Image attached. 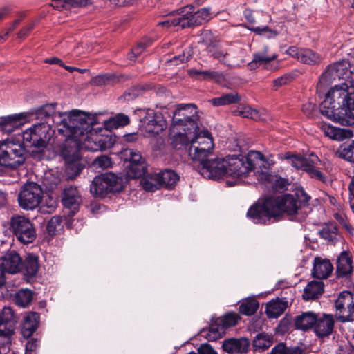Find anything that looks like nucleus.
Returning <instances> with one entry per match:
<instances>
[{
	"label": "nucleus",
	"instance_id": "nucleus-1",
	"mask_svg": "<svg viewBox=\"0 0 354 354\" xmlns=\"http://www.w3.org/2000/svg\"><path fill=\"white\" fill-rule=\"evenodd\" d=\"M55 122L61 123L59 133L66 141L73 140V145L65 146L62 153L66 162H72L80 158L78 150L100 151L97 142L95 140L93 127L98 123L96 115L88 114L77 109L57 115Z\"/></svg>",
	"mask_w": 354,
	"mask_h": 354
},
{
	"label": "nucleus",
	"instance_id": "nucleus-2",
	"mask_svg": "<svg viewBox=\"0 0 354 354\" xmlns=\"http://www.w3.org/2000/svg\"><path fill=\"white\" fill-rule=\"evenodd\" d=\"M56 103L48 104L42 106L35 111L36 118L43 120L33 124L22 133L23 140L27 147H35L37 149L32 151L35 158L40 159L42 157L41 152L46 147L48 142L53 135L52 126L56 124L58 131L62 127L61 123L55 122V117L65 112H56Z\"/></svg>",
	"mask_w": 354,
	"mask_h": 354
},
{
	"label": "nucleus",
	"instance_id": "nucleus-3",
	"mask_svg": "<svg viewBox=\"0 0 354 354\" xmlns=\"http://www.w3.org/2000/svg\"><path fill=\"white\" fill-rule=\"evenodd\" d=\"M354 90L347 83L335 85L322 103L321 112L330 120L344 126L354 124Z\"/></svg>",
	"mask_w": 354,
	"mask_h": 354
},
{
	"label": "nucleus",
	"instance_id": "nucleus-4",
	"mask_svg": "<svg viewBox=\"0 0 354 354\" xmlns=\"http://www.w3.org/2000/svg\"><path fill=\"white\" fill-rule=\"evenodd\" d=\"M298 209L297 199L293 195L286 194L268 197L262 203L252 206L247 212V216L254 223L266 224L271 219L276 221L283 212L294 215Z\"/></svg>",
	"mask_w": 354,
	"mask_h": 354
},
{
	"label": "nucleus",
	"instance_id": "nucleus-5",
	"mask_svg": "<svg viewBox=\"0 0 354 354\" xmlns=\"http://www.w3.org/2000/svg\"><path fill=\"white\" fill-rule=\"evenodd\" d=\"M198 109L193 104H178L173 113L171 130L196 133L200 127Z\"/></svg>",
	"mask_w": 354,
	"mask_h": 354
},
{
	"label": "nucleus",
	"instance_id": "nucleus-6",
	"mask_svg": "<svg viewBox=\"0 0 354 354\" xmlns=\"http://www.w3.org/2000/svg\"><path fill=\"white\" fill-rule=\"evenodd\" d=\"M180 17L169 19L158 24L166 27L179 26L181 28L198 26L202 24L211 19L210 10L208 8H203L194 12L192 5H187L180 10Z\"/></svg>",
	"mask_w": 354,
	"mask_h": 354
},
{
	"label": "nucleus",
	"instance_id": "nucleus-7",
	"mask_svg": "<svg viewBox=\"0 0 354 354\" xmlns=\"http://www.w3.org/2000/svg\"><path fill=\"white\" fill-rule=\"evenodd\" d=\"M279 158L286 160L288 164L290 165L295 169L306 172L312 178L322 182L325 181L324 175L317 169L319 165L320 160L314 153H310L308 157H304L301 154L288 151L279 154Z\"/></svg>",
	"mask_w": 354,
	"mask_h": 354
},
{
	"label": "nucleus",
	"instance_id": "nucleus-8",
	"mask_svg": "<svg viewBox=\"0 0 354 354\" xmlns=\"http://www.w3.org/2000/svg\"><path fill=\"white\" fill-rule=\"evenodd\" d=\"M26 160V149L19 142L12 139L0 141V165L17 168L24 164Z\"/></svg>",
	"mask_w": 354,
	"mask_h": 354
},
{
	"label": "nucleus",
	"instance_id": "nucleus-9",
	"mask_svg": "<svg viewBox=\"0 0 354 354\" xmlns=\"http://www.w3.org/2000/svg\"><path fill=\"white\" fill-rule=\"evenodd\" d=\"M135 113L139 117L140 128L147 137H154L167 128V122L160 113L153 109H138Z\"/></svg>",
	"mask_w": 354,
	"mask_h": 354
},
{
	"label": "nucleus",
	"instance_id": "nucleus-10",
	"mask_svg": "<svg viewBox=\"0 0 354 354\" xmlns=\"http://www.w3.org/2000/svg\"><path fill=\"white\" fill-rule=\"evenodd\" d=\"M354 75V65L346 60L337 62L330 64L322 74L319 80V86L330 84L336 79L343 80L347 83Z\"/></svg>",
	"mask_w": 354,
	"mask_h": 354
},
{
	"label": "nucleus",
	"instance_id": "nucleus-11",
	"mask_svg": "<svg viewBox=\"0 0 354 354\" xmlns=\"http://www.w3.org/2000/svg\"><path fill=\"white\" fill-rule=\"evenodd\" d=\"M122 181L120 178L112 173L97 176L91 184V193L95 196L104 197L109 192H118L123 187Z\"/></svg>",
	"mask_w": 354,
	"mask_h": 354
},
{
	"label": "nucleus",
	"instance_id": "nucleus-12",
	"mask_svg": "<svg viewBox=\"0 0 354 354\" xmlns=\"http://www.w3.org/2000/svg\"><path fill=\"white\" fill-rule=\"evenodd\" d=\"M10 230L16 239L24 244L32 243L37 236L33 223L24 216L17 215L12 217Z\"/></svg>",
	"mask_w": 354,
	"mask_h": 354
},
{
	"label": "nucleus",
	"instance_id": "nucleus-13",
	"mask_svg": "<svg viewBox=\"0 0 354 354\" xmlns=\"http://www.w3.org/2000/svg\"><path fill=\"white\" fill-rule=\"evenodd\" d=\"M43 191L41 187L35 183L24 185L19 194V206L26 210H32L39 206L41 201Z\"/></svg>",
	"mask_w": 354,
	"mask_h": 354
},
{
	"label": "nucleus",
	"instance_id": "nucleus-14",
	"mask_svg": "<svg viewBox=\"0 0 354 354\" xmlns=\"http://www.w3.org/2000/svg\"><path fill=\"white\" fill-rule=\"evenodd\" d=\"M334 306L337 321L343 323L354 321V295L350 291L340 292Z\"/></svg>",
	"mask_w": 354,
	"mask_h": 354
},
{
	"label": "nucleus",
	"instance_id": "nucleus-15",
	"mask_svg": "<svg viewBox=\"0 0 354 354\" xmlns=\"http://www.w3.org/2000/svg\"><path fill=\"white\" fill-rule=\"evenodd\" d=\"M226 158V177L231 176L239 178L245 176L252 171V163L248 159V156H239L236 155L227 156Z\"/></svg>",
	"mask_w": 354,
	"mask_h": 354
},
{
	"label": "nucleus",
	"instance_id": "nucleus-16",
	"mask_svg": "<svg viewBox=\"0 0 354 354\" xmlns=\"http://www.w3.org/2000/svg\"><path fill=\"white\" fill-rule=\"evenodd\" d=\"M199 172L204 178L213 180L226 177V158L207 160L199 168Z\"/></svg>",
	"mask_w": 354,
	"mask_h": 354
},
{
	"label": "nucleus",
	"instance_id": "nucleus-17",
	"mask_svg": "<svg viewBox=\"0 0 354 354\" xmlns=\"http://www.w3.org/2000/svg\"><path fill=\"white\" fill-rule=\"evenodd\" d=\"M124 154L129 156L127 167L128 176L132 178H140L147 173V163L139 151L126 149Z\"/></svg>",
	"mask_w": 354,
	"mask_h": 354
},
{
	"label": "nucleus",
	"instance_id": "nucleus-18",
	"mask_svg": "<svg viewBox=\"0 0 354 354\" xmlns=\"http://www.w3.org/2000/svg\"><path fill=\"white\" fill-rule=\"evenodd\" d=\"M17 319L13 310L10 307H4L0 313V337L6 339L10 344V337L14 334Z\"/></svg>",
	"mask_w": 354,
	"mask_h": 354
},
{
	"label": "nucleus",
	"instance_id": "nucleus-19",
	"mask_svg": "<svg viewBox=\"0 0 354 354\" xmlns=\"http://www.w3.org/2000/svg\"><path fill=\"white\" fill-rule=\"evenodd\" d=\"M278 55L276 53H270L268 46L253 55V59L248 64V68L254 70L261 66H263L265 68L268 70H276L279 67V63H271L272 61L276 59Z\"/></svg>",
	"mask_w": 354,
	"mask_h": 354
},
{
	"label": "nucleus",
	"instance_id": "nucleus-20",
	"mask_svg": "<svg viewBox=\"0 0 354 354\" xmlns=\"http://www.w3.org/2000/svg\"><path fill=\"white\" fill-rule=\"evenodd\" d=\"M335 319L333 315L323 313L317 315L314 326L315 335L320 338L328 337L334 330Z\"/></svg>",
	"mask_w": 354,
	"mask_h": 354
},
{
	"label": "nucleus",
	"instance_id": "nucleus-21",
	"mask_svg": "<svg viewBox=\"0 0 354 354\" xmlns=\"http://www.w3.org/2000/svg\"><path fill=\"white\" fill-rule=\"evenodd\" d=\"M287 53L292 57L307 64H315L321 60L320 56L308 48H298L291 46L287 50Z\"/></svg>",
	"mask_w": 354,
	"mask_h": 354
},
{
	"label": "nucleus",
	"instance_id": "nucleus-22",
	"mask_svg": "<svg viewBox=\"0 0 354 354\" xmlns=\"http://www.w3.org/2000/svg\"><path fill=\"white\" fill-rule=\"evenodd\" d=\"M0 265L6 272L16 274L21 270L22 261L19 254L15 251H10L0 259Z\"/></svg>",
	"mask_w": 354,
	"mask_h": 354
},
{
	"label": "nucleus",
	"instance_id": "nucleus-23",
	"mask_svg": "<svg viewBox=\"0 0 354 354\" xmlns=\"http://www.w3.org/2000/svg\"><path fill=\"white\" fill-rule=\"evenodd\" d=\"M353 271V260L350 253L343 251L337 259L336 273L339 278H348Z\"/></svg>",
	"mask_w": 354,
	"mask_h": 354
},
{
	"label": "nucleus",
	"instance_id": "nucleus-24",
	"mask_svg": "<svg viewBox=\"0 0 354 354\" xmlns=\"http://www.w3.org/2000/svg\"><path fill=\"white\" fill-rule=\"evenodd\" d=\"M257 178L262 183L272 184V188L279 192L283 191L288 185V180L287 179L270 174L268 171H257Z\"/></svg>",
	"mask_w": 354,
	"mask_h": 354
},
{
	"label": "nucleus",
	"instance_id": "nucleus-25",
	"mask_svg": "<svg viewBox=\"0 0 354 354\" xmlns=\"http://www.w3.org/2000/svg\"><path fill=\"white\" fill-rule=\"evenodd\" d=\"M63 205L75 212L78 209L81 197L77 187L70 186L64 189L62 198Z\"/></svg>",
	"mask_w": 354,
	"mask_h": 354
},
{
	"label": "nucleus",
	"instance_id": "nucleus-26",
	"mask_svg": "<svg viewBox=\"0 0 354 354\" xmlns=\"http://www.w3.org/2000/svg\"><path fill=\"white\" fill-rule=\"evenodd\" d=\"M248 159L252 163V169H254L256 167L263 168L268 170L274 164L275 160L272 156L265 157L261 153L257 151H250L248 153Z\"/></svg>",
	"mask_w": 354,
	"mask_h": 354
},
{
	"label": "nucleus",
	"instance_id": "nucleus-27",
	"mask_svg": "<svg viewBox=\"0 0 354 354\" xmlns=\"http://www.w3.org/2000/svg\"><path fill=\"white\" fill-rule=\"evenodd\" d=\"M250 343L246 338H231L225 339L223 343V348L225 351L230 354L246 353Z\"/></svg>",
	"mask_w": 354,
	"mask_h": 354
},
{
	"label": "nucleus",
	"instance_id": "nucleus-28",
	"mask_svg": "<svg viewBox=\"0 0 354 354\" xmlns=\"http://www.w3.org/2000/svg\"><path fill=\"white\" fill-rule=\"evenodd\" d=\"M192 143L213 153L214 144L211 133L207 130H198L193 136Z\"/></svg>",
	"mask_w": 354,
	"mask_h": 354
},
{
	"label": "nucleus",
	"instance_id": "nucleus-29",
	"mask_svg": "<svg viewBox=\"0 0 354 354\" xmlns=\"http://www.w3.org/2000/svg\"><path fill=\"white\" fill-rule=\"evenodd\" d=\"M333 266L330 261L320 257H316L314 260L313 275L322 279L327 278L333 271Z\"/></svg>",
	"mask_w": 354,
	"mask_h": 354
},
{
	"label": "nucleus",
	"instance_id": "nucleus-30",
	"mask_svg": "<svg viewBox=\"0 0 354 354\" xmlns=\"http://www.w3.org/2000/svg\"><path fill=\"white\" fill-rule=\"evenodd\" d=\"M39 315L37 313L30 312L24 318L21 334L24 338H29L37 329Z\"/></svg>",
	"mask_w": 354,
	"mask_h": 354
},
{
	"label": "nucleus",
	"instance_id": "nucleus-31",
	"mask_svg": "<svg viewBox=\"0 0 354 354\" xmlns=\"http://www.w3.org/2000/svg\"><path fill=\"white\" fill-rule=\"evenodd\" d=\"M171 138V145L177 150L189 151L193 136L195 133H189L188 131H177Z\"/></svg>",
	"mask_w": 354,
	"mask_h": 354
},
{
	"label": "nucleus",
	"instance_id": "nucleus-32",
	"mask_svg": "<svg viewBox=\"0 0 354 354\" xmlns=\"http://www.w3.org/2000/svg\"><path fill=\"white\" fill-rule=\"evenodd\" d=\"M321 129L326 136L336 140H342L353 136L351 130L337 128L326 123L322 124Z\"/></svg>",
	"mask_w": 354,
	"mask_h": 354
},
{
	"label": "nucleus",
	"instance_id": "nucleus-33",
	"mask_svg": "<svg viewBox=\"0 0 354 354\" xmlns=\"http://www.w3.org/2000/svg\"><path fill=\"white\" fill-rule=\"evenodd\" d=\"M317 315L313 312L308 311L302 313L296 317L295 324L297 328L302 330H308L314 328Z\"/></svg>",
	"mask_w": 354,
	"mask_h": 354
},
{
	"label": "nucleus",
	"instance_id": "nucleus-34",
	"mask_svg": "<svg viewBox=\"0 0 354 354\" xmlns=\"http://www.w3.org/2000/svg\"><path fill=\"white\" fill-rule=\"evenodd\" d=\"M288 307V302L277 298L270 301L266 305V313L269 318H277L280 316Z\"/></svg>",
	"mask_w": 354,
	"mask_h": 354
},
{
	"label": "nucleus",
	"instance_id": "nucleus-35",
	"mask_svg": "<svg viewBox=\"0 0 354 354\" xmlns=\"http://www.w3.org/2000/svg\"><path fill=\"white\" fill-rule=\"evenodd\" d=\"M324 292V283L321 281H311L304 290L303 299L305 300L318 298Z\"/></svg>",
	"mask_w": 354,
	"mask_h": 354
},
{
	"label": "nucleus",
	"instance_id": "nucleus-36",
	"mask_svg": "<svg viewBox=\"0 0 354 354\" xmlns=\"http://www.w3.org/2000/svg\"><path fill=\"white\" fill-rule=\"evenodd\" d=\"M188 74L190 77L198 80H214L220 82L223 79V75L214 71H199L196 69H189Z\"/></svg>",
	"mask_w": 354,
	"mask_h": 354
},
{
	"label": "nucleus",
	"instance_id": "nucleus-37",
	"mask_svg": "<svg viewBox=\"0 0 354 354\" xmlns=\"http://www.w3.org/2000/svg\"><path fill=\"white\" fill-rule=\"evenodd\" d=\"M207 49L208 53L214 59H218L227 66H234V65L230 63L227 59V57L229 55L228 53L221 48L219 43L215 41L207 44Z\"/></svg>",
	"mask_w": 354,
	"mask_h": 354
},
{
	"label": "nucleus",
	"instance_id": "nucleus-38",
	"mask_svg": "<svg viewBox=\"0 0 354 354\" xmlns=\"http://www.w3.org/2000/svg\"><path fill=\"white\" fill-rule=\"evenodd\" d=\"M22 124L19 115H8L0 118V131L6 133L13 132Z\"/></svg>",
	"mask_w": 354,
	"mask_h": 354
},
{
	"label": "nucleus",
	"instance_id": "nucleus-39",
	"mask_svg": "<svg viewBox=\"0 0 354 354\" xmlns=\"http://www.w3.org/2000/svg\"><path fill=\"white\" fill-rule=\"evenodd\" d=\"M130 122L128 115L123 113H118L115 116L104 120L103 124L107 130L115 129L127 125Z\"/></svg>",
	"mask_w": 354,
	"mask_h": 354
},
{
	"label": "nucleus",
	"instance_id": "nucleus-40",
	"mask_svg": "<svg viewBox=\"0 0 354 354\" xmlns=\"http://www.w3.org/2000/svg\"><path fill=\"white\" fill-rule=\"evenodd\" d=\"M188 154L192 160L200 162L201 167H202L203 162H206V158L212 153L208 152L202 147H199L198 146L193 145L191 142V145L189 147Z\"/></svg>",
	"mask_w": 354,
	"mask_h": 354
},
{
	"label": "nucleus",
	"instance_id": "nucleus-41",
	"mask_svg": "<svg viewBox=\"0 0 354 354\" xmlns=\"http://www.w3.org/2000/svg\"><path fill=\"white\" fill-rule=\"evenodd\" d=\"M273 343V336L267 333H260L256 335L253 340V346L256 350H266L270 348Z\"/></svg>",
	"mask_w": 354,
	"mask_h": 354
},
{
	"label": "nucleus",
	"instance_id": "nucleus-42",
	"mask_svg": "<svg viewBox=\"0 0 354 354\" xmlns=\"http://www.w3.org/2000/svg\"><path fill=\"white\" fill-rule=\"evenodd\" d=\"M143 189L146 191L153 192L161 187L159 173H151L147 175L142 180Z\"/></svg>",
	"mask_w": 354,
	"mask_h": 354
},
{
	"label": "nucleus",
	"instance_id": "nucleus-43",
	"mask_svg": "<svg viewBox=\"0 0 354 354\" xmlns=\"http://www.w3.org/2000/svg\"><path fill=\"white\" fill-rule=\"evenodd\" d=\"M161 186L170 189L173 187L179 180L178 175L173 170L167 169L159 172Z\"/></svg>",
	"mask_w": 354,
	"mask_h": 354
},
{
	"label": "nucleus",
	"instance_id": "nucleus-44",
	"mask_svg": "<svg viewBox=\"0 0 354 354\" xmlns=\"http://www.w3.org/2000/svg\"><path fill=\"white\" fill-rule=\"evenodd\" d=\"M24 270L26 275L35 276L39 270L38 257L32 254H28L24 261Z\"/></svg>",
	"mask_w": 354,
	"mask_h": 354
},
{
	"label": "nucleus",
	"instance_id": "nucleus-45",
	"mask_svg": "<svg viewBox=\"0 0 354 354\" xmlns=\"http://www.w3.org/2000/svg\"><path fill=\"white\" fill-rule=\"evenodd\" d=\"M240 100V97L237 93H229L224 94L218 97L213 98L210 100L214 106H224L234 104Z\"/></svg>",
	"mask_w": 354,
	"mask_h": 354
},
{
	"label": "nucleus",
	"instance_id": "nucleus-46",
	"mask_svg": "<svg viewBox=\"0 0 354 354\" xmlns=\"http://www.w3.org/2000/svg\"><path fill=\"white\" fill-rule=\"evenodd\" d=\"M15 299L19 306L26 307L32 300V292L28 289H21L15 294Z\"/></svg>",
	"mask_w": 354,
	"mask_h": 354
},
{
	"label": "nucleus",
	"instance_id": "nucleus-47",
	"mask_svg": "<svg viewBox=\"0 0 354 354\" xmlns=\"http://www.w3.org/2000/svg\"><path fill=\"white\" fill-rule=\"evenodd\" d=\"M259 308V303L254 299H247L239 306V312L245 315H254Z\"/></svg>",
	"mask_w": 354,
	"mask_h": 354
},
{
	"label": "nucleus",
	"instance_id": "nucleus-48",
	"mask_svg": "<svg viewBox=\"0 0 354 354\" xmlns=\"http://www.w3.org/2000/svg\"><path fill=\"white\" fill-rule=\"evenodd\" d=\"M240 319L239 315L236 313H228L218 319V324L222 329H225L237 324Z\"/></svg>",
	"mask_w": 354,
	"mask_h": 354
},
{
	"label": "nucleus",
	"instance_id": "nucleus-49",
	"mask_svg": "<svg viewBox=\"0 0 354 354\" xmlns=\"http://www.w3.org/2000/svg\"><path fill=\"white\" fill-rule=\"evenodd\" d=\"M152 43L151 39H145L142 41L139 42L136 47H134L131 52L129 54V59L130 60H134L138 56L142 54L145 49L149 46Z\"/></svg>",
	"mask_w": 354,
	"mask_h": 354
},
{
	"label": "nucleus",
	"instance_id": "nucleus-50",
	"mask_svg": "<svg viewBox=\"0 0 354 354\" xmlns=\"http://www.w3.org/2000/svg\"><path fill=\"white\" fill-rule=\"evenodd\" d=\"M339 157L351 162H354V140L344 145L339 150Z\"/></svg>",
	"mask_w": 354,
	"mask_h": 354
},
{
	"label": "nucleus",
	"instance_id": "nucleus-51",
	"mask_svg": "<svg viewBox=\"0 0 354 354\" xmlns=\"http://www.w3.org/2000/svg\"><path fill=\"white\" fill-rule=\"evenodd\" d=\"M94 135L95 140L97 142V145L100 147V151L105 150L112 146L113 143L111 140V138H109L108 136L99 135L96 133V131L94 132Z\"/></svg>",
	"mask_w": 354,
	"mask_h": 354
},
{
	"label": "nucleus",
	"instance_id": "nucleus-52",
	"mask_svg": "<svg viewBox=\"0 0 354 354\" xmlns=\"http://www.w3.org/2000/svg\"><path fill=\"white\" fill-rule=\"evenodd\" d=\"M62 223V218L59 216H55L47 223V231L49 234H53L57 227L60 226Z\"/></svg>",
	"mask_w": 354,
	"mask_h": 354
},
{
	"label": "nucleus",
	"instance_id": "nucleus-53",
	"mask_svg": "<svg viewBox=\"0 0 354 354\" xmlns=\"http://www.w3.org/2000/svg\"><path fill=\"white\" fill-rule=\"evenodd\" d=\"M93 165L102 169H107L112 165L111 158L107 156H101L95 158Z\"/></svg>",
	"mask_w": 354,
	"mask_h": 354
},
{
	"label": "nucleus",
	"instance_id": "nucleus-54",
	"mask_svg": "<svg viewBox=\"0 0 354 354\" xmlns=\"http://www.w3.org/2000/svg\"><path fill=\"white\" fill-rule=\"evenodd\" d=\"M239 114L243 118L257 119L259 118L258 111L250 106H243L239 111Z\"/></svg>",
	"mask_w": 354,
	"mask_h": 354
},
{
	"label": "nucleus",
	"instance_id": "nucleus-55",
	"mask_svg": "<svg viewBox=\"0 0 354 354\" xmlns=\"http://www.w3.org/2000/svg\"><path fill=\"white\" fill-rule=\"evenodd\" d=\"M336 230L337 229L335 227L332 229H330L329 227H324L319 231V234L324 239L328 241H333L335 238Z\"/></svg>",
	"mask_w": 354,
	"mask_h": 354
},
{
	"label": "nucleus",
	"instance_id": "nucleus-56",
	"mask_svg": "<svg viewBox=\"0 0 354 354\" xmlns=\"http://www.w3.org/2000/svg\"><path fill=\"white\" fill-rule=\"evenodd\" d=\"M38 341L35 339H31L26 344L25 354H36L35 350L38 346Z\"/></svg>",
	"mask_w": 354,
	"mask_h": 354
},
{
	"label": "nucleus",
	"instance_id": "nucleus-57",
	"mask_svg": "<svg viewBox=\"0 0 354 354\" xmlns=\"http://www.w3.org/2000/svg\"><path fill=\"white\" fill-rule=\"evenodd\" d=\"M66 7H82L86 6L89 0H64Z\"/></svg>",
	"mask_w": 354,
	"mask_h": 354
},
{
	"label": "nucleus",
	"instance_id": "nucleus-58",
	"mask_svg": "<svg viewBox=\"0 0 354 354\" xmlns=\"http://www.w3.org/2000/svg\"><path fill=\"white\" fill-rule=\"evenodd\" d=\"M110 80L108 75H97L92 79V84L94 85L100 86L107 84Z\"/></svg>",
	"mask_w": 354,
	"mask_h": 354
},
{
	"label": "nucleus",
	"instance_id": "nucleus-59",
	"mask_svg": "<svg viewBox=\"0 0 354 354\" xmlns=\"http://www.w3.org/2000/svg\"><path fill=\"white\" fill-rule=\"evenodd\" d=\"M290 81V77L287 75L281 76L273 81V87L277 90L280 86L288 84Z\"/></svg>",
	"mask_w": 354,
	"mask_h": 354
},
{
	"label": "nucleus",
	"instance_id": "nucleus-60",
	"mask_svg": "<svg viewBox=\"0 0 354 354\" xmlns=\"http://www.w3.org/2000/svg\"><path fill=\"white\" fill-rule=\"evenodd\" d=\"M198 354H217L216 351L209 344H203L198 348Z\"/></svg>",
	"mask_w": 354,
	"mask_h": 354
},
{
	"label": "nucleus",
	"instance_id": "nucleus-61",
	"mask_svg": "<svg viewBox=\"0 0 354 354\" xmlns=\"http://www.w3.org/2000/svg\"><path fill=\"white\" fill-rule=\"evenodd\" d=\"M188 56H185L184 53L173 57L168 62L171 64L178 65L188 61Z\"/></svg>",
	"mask_w": 354,
	"mask_h": 354
},
{
	"label": "nucleus",
	"instance_id": "nucleus-62",
	"mask_svg": "<svg viewBox=\"0 0 354 354\" xmlns=\"http://www.w3.org/2000/svg\"><path fill=\"white\" fill-rule=\"evenodd\" d=\"M315 110V105L311 102H307L302 106V111L308 116L313 115Z\"/></svg>",
	"mask_w": 354,
	"mask_h": 354
},
{
	"label": "nucleus",
	"instance_id": "nucleus-63",
	"mask_svg": "<svg viewBox=\"0 0 354 354\" xmlns=\"http://www.w3.org/2000/svg\"><path fill=\"white\" fill-rule=\"evenodd\" d=\"M138 138V136L137 133H127L122 136L123 141L127 142H133L136 141Z\"/></svg>",
	"mask_w": 354,
	"mask_h": 354
},
{
	"label": "nucleus",
	"instance_id": "nucleus-64",
	"mask_svg": "<svg viewBox=\"0 0 354 354\" xmlns=\"http://www.w3.org/2000/svg\"><path fill=\"white\" fill-rule=\"evenodd\" d=\"M286 347L283 344L274 346L270 354H286Z\"/></svg>",
	"mask_w": 354,
	"mask_h": 354
}]
</instances>
